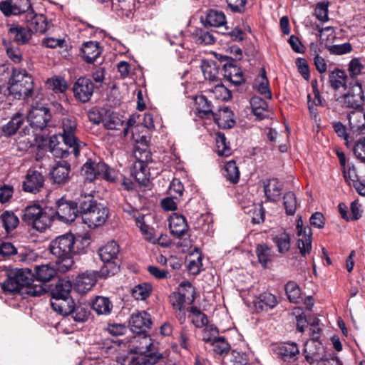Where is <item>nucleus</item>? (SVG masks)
<instances>
[{"label": "nucleus", "mask_w": 365, "mask_h": 365, "mask_svg": "<svg viewBox=\"0 0 365 365\" xmlns=\"http://www.w3.org/2000/svg\"><path fill=\"white\" fill-rule=\"evenodd\" d=\"M0 10L6 16L11 15H19L31 10H34L31 6V0H9L3 1L0 3Z\"/></svg>", "instance_id": "obj_20"}, {"label": "nucleus", "mask_w": 365, "mask_h": 365, "mask_svg": "<svg viewBox=\"0 0 365 365\" xmlns=\"http://www.w3.org/2000/svg\"><path fill=\"white\" fill-rule=\"evenodd\" d=\"M89 239L81 235L67 233L53 240L49 245L51 253L56 257L59 272L65 273L71 269L74 261L73 255L86 252Z\"/></svg>", "instance_id": "obj_1"}, {"label": "nucleus", "mask_w": 365, "mask_h": 365, "mask_svg": "<svg viewBox=\"0 0 365 365\" xmlns=\"http://www.w3.org/2000/svg\"><path fill=\"white\" fill-rule=\"evenodd\" d=\"M216 152L220 156L228 157L232 154L230 142L224 133L218 132L216 133Z\"/></svg>", "instance_id": "obj_50"}, {"label": "nucleus", "mask_w": 365, "mask_h": 365, "mask_svg": "<svg viewBox=\"0 0 365 365\" xmlns=\"http://www.w3.org/2000/svg\"><path fill=\"white\" fill-rule=\"evenodd\" d=\"M217 112L213 111V115H211L215 123L222 129L232 128L235 124L233 112L225 105H217Z\"/></svg>", "instance_id": "obj_28"}, {"label": "nucleus", "mask_w": 365, "mask_h": 365, "mask_svg": "<svg viewBox=\"0 0 365 365\" xmlns=\"http://www.w3.org/2000/svg\"><path fill=\"white\" fill-rule=\"evenodd\" d=\"M184 186L179 179L174 178L169 187V193L175 199H179L182 196Z\"/></svg>", "instance_id": "obj_62"}, {"label": "nucleus", "mask_w": 365, "mask_h": 365, "mask_svg": "<svg viewBox=\"0 0 365 365\" xmlns=\"http://www.w3.org/2000/svg\"><path fill=\"white\" fill-rule=\"evenodd\" d=\"M108 165L102 161H93L88 159L81 168V174L86 180L92 182L97 178H103Z\"/></svg>", "instance_id": "obj_23"}, {"label": "nucleus", "mask_w": 365, "mask_h": 365, "mask_svg": "<svg viewBox=\"0 0 365 365\" xmlns=\"http://www.w3.org/2000/svg\"><path fill=\"white\" fill-rule=\"evenodd\" d=\"M72 284L70 281L60 279L51 291L52 299L51 302L53 309L58 312L57 306L61 304L62 302L71 303L70 293Z\"/></svg>", "instance_id": "obj_18"}, {"label": "nucleus", "mask_w": 365, "mask_h": 365, "mask_svg": "<svg viewBox=\"0 0 365 365\" xmlns=\"http://www.w3.org/2000/svg\"><path fill=\"white\" fill-rule=\"evenodd\" d=\"M124 121L119 115L110 110H106L104 114L103 125L107 130H120Z\"/></svg>", "instance_id": "obj_44"}, {"label": "nucleus", "mask_w": 365, "mask_h": 365, "mask_svg": "<svg viewBox=\"0 0 365 365\" xmlns=\"http://www.w3.org/2000/svg\"><path fill=\"white\" fill-rule=\"evenodd\" d=\"M245 212L250 215L252 224H259L264 220V209L262 204L252 205Z\"/></svg>", "instance_id": "obj_54"}, {"label": "nucleus", "mask_w": 365, "mask_h": 365, "mask_svg": "<svg viewBox=\"0 0 365 365\" xmlns=\"http://www.w3.org/2000/svg\"><path fill=\"white\" fill-rule=\"evenodd\" d=\"M51 118L50 109L40 102L33 103L27 114V120L34 135L47 127Z\"/></svg>", "instance_id": "obj_8"}, {"label": "nucleus", "mask_w": 365, "mask_h": 365, "mask_svg": "<svg viewBox=\"0 0 365 365\" xmlns=\"http://www.w3.org/2000/svg\"><path fill=\"white\" fill-rule=\"evenodd\" d=\"M188 318L191 319L192 323L196 328H202L208 324L207 315L195 306L187 309Z\"/></svg>", "instance_id": "obj_42"}, {"label": "nucleus", "mask_w": 365, "mask_h": 365, "mask_svg": "<svg viewBox=\"0 0 365 365\" xmlns=\"http://www.w3.org/2000/svg\"><path fill=\"white\" fill-rule=\"evenodd\" d=\"M194 101L196 115L200 118L210 119L211 115H213L214 108L217 106L208 94L207 91H202L200 95L194 98Z\"/></svg>", "instance_id": "obj_14"}, {"label": "nucleus", "mask_w": 365, "mask_h": 365, "mask_svg": "<svg viewBox=\"0 0 365 365\" xmlns=\"http://www.w3.org/2000/svg\"><path fill=\"white\" fill-rule=\"evenodd\" d=\"M51 211V208L43 207L38 203H34L24 209L21 219L29 226L39 232H43L53 221V216L49 213Z\"/></svg>", "instance_id": "obj_6"}, {"label": "nucleus", "mask_w": 365, "mask_h": 365, "mask_svg": "<svg viewBox=\"0 0 365 365\" xmlns=\"http://www.w3.org/2000/svg\"><path fill=\"white\" fill-rule=\"evenodd\" d=\"M346 95L339 96L336 101L344 108L352 109L347 115L349 126L351 131L359 134H365V102L364 94L359 95V98Z\"/></svg>", "instance_id": "obj_2"}, {"label": "nucleus", "mask_w": 365, "mask_h": 365, "mask_svg": "<svg viewBox=\"0 0 365 365\" xmlns=\"http://www.w3.org/2000/svg\"><path fill=\"white\" fill-rule=\"evenodd\" d=\"M100 270L86 271L78 274L74 282V289L81 294L86 293L96 284L98 278H103L100 275Z\"/></svg>", "instance_id": "obj_24"}, {"label": "nucleus", "mask_w": 365, "mask_h": 365, "mask_svg": "<svg viewBox=\"0 0 365 365\" xmlns=\"http://www.w3.org/2000/svg\"><path fill=\"white\" fill-rule=\"evenodd\" d=\"M26 272V274L32 278H35L38 282H47L53 279L59 272L57 269L56 262L55 265L51 264H45L36 265L34 267V272L29 268L21 269Z\"/></svg>", "instance_id": "obj_19"}, {"label": "nucleus", "mask_w": 365, "mask_h": 365, "mask_svg": "<svg viewBox=\"0 0 365 365\" xmlns=\"http://www.w3.org/2000/svg\"><path fill=\"white\" fill-rule=\"evenodd\" d=\"M45 177L36 170L29 169L22 184V189L26 192L36 194L43 188Z\"/></svg>", "instance_id": "obj_21"}, {"label": "nucleus", "mask_w": 365, "mask_h": 365, "mask_svg": "<svg viewBox=\"0 0 365 365\" xmlns=\"http://www.w3.org/2000/svg\"><path fill=\"white\" fill-rule=\"evenodd\" d=\"M9 34L18 45L26 44L32 37V33L27 26L19 24L12 25L9 29Z\"/></svg>", "instance_id": "obj_35"}, {"label": "nucleus", "mask_w": 365, "mask_h": 365, "mask_svg": "<svg viewBox=\"0 0 365 365\" xmlns=\"http://www.w3.org/2000/svg\"><path fill=\"white\" fill-rule=\"evenodd\" d=\"M34 279L26 274L24 270H17L8 276L3 282L1 289L4 293H20L24 288L28 294L38 297L47 292V289L43 285L32 284Z\"/></svg>", "instance_id": "obj_3"}, {"label": "nucleus", "mask_w": 365, "mask_h": 365, "mask_svg": "<svg viewBox=\"0 0 365 365\" xmlns=\"http://www.w3.org/2000/svg\"><path fill=\"white\" fill-rule=\"evenodd\" d=\"M284 290L290 302L298 304L302 301L301 289L295 282L289 281L284 286Z\"/></svg>", "instance_id": "obj_48"}, {"label": "nucleus", "mask_w": 365, "mask_h": 365, "mask_svg": "<svg viewBox=\"0 0 365 365\" xmlns=\"http://www.w3.org/2000/svg\"><path fill=\"white\" fill-rule=\"evenodd\" d=\"M25 23L33 34H44L48 29L47 18L43 14H38L31 10L25 16Z\"/></svg>", "instance_id": "obj_26"}, {"label": "nucleus", "mask_w": 365, "mask_h": 365, "mask_svg": "<svg viewBox=\"0 0 365 365\" xmlns=\"http://www.w3.org/2000/svg\"><path fill=\"white\" fill-rule=\"evenodd\" d=\"M80 215L84 224L90 228H95L106 222L109 210L92 196H84L80 199Z\"/></svg>", "instance_id": "obj_4"}, {"label": "nucleus", "mask_w": 365, "mask_h": 365, "mask_svg": "<svg viewBox=\"0 0 365 365\" xmlns=\"http://www.w3.org/2000/svg\"><path fill=\"white\" fill-rule=\"evenodd\" d=\"M326 48L331 54L344 55L350 53L352 51V46L346 42L342 44H336L332 46L326 45Z\"/></svg>", "instance_id": "obj_59"}, {"label": "nucleus", "mask_w": 365, "mask_h": 365, "mask_svg": "<svg viewBox=\"0 0 365 365\" xmlns=\"http://www.w3.org/2000/svg\"><path fill=\"white\" fill-rule=\"evenodd\" d=\"M47 148L55 158H66L70 153H73L72 148L64 141L63 143H60L56 135H53L49 138Z\"/></svg>", "instance_id": "obj_31"}, {"label": "nucleus", "mask_w": 365, "mask_h": 365, "mask_svg": "<svg viewBox=\"0 0 365 365\" xmlns=\"http://www.w3.org/2000/svg\"><path fill=\"white\" fill-rule=\"evenodd\" d=\"M201 22L205 28L220 27L226 24V16L221 11L209 9L205 18L201 17Z\"/></svg>", "instance_id": "obj_34"}, {"label": "nucleus", "mask_w": 365, "mask_h": 365, "mask_svg": "<svg viewBox=\"0 0 365 365\" xmlns=\"http://www.w3.org/2000/svg\"><path fill=\"white\" fill-rule=\"evenodd\" d=\"M202 340L205 343L210 344L213 347V352L217 355L224 356L227 354L230 351V345L224 336H204Z\"/></svg>", "instance_id": "obj_36"}, {"label": "nucleus", "mask_w": 365, "mask_h": 365, "mask_svg": "<svg viewBox=\"0 0 365 365\" xmlns=\"http://www.w3.org/2000/svg\"><path fill=\"white\" fill-rule=\"evenodd\" d=\"M283 205L287 215H294L299 205L295 194L287 192L283 197Z\"/></svg>", "instance_id": "obj_55"}, {"label": "nucleus", "mask_w": 365, "mask_h": 365, "mask_svg": "<svg viewBox=\"0 0 365 365\" xmlns=\"http://www.w3.org/2000/svg\"><path fill=\"white\" fill-rule=\"evenodd\" d=\"M255 253L258 262L264 268H266L268 263H270L272 261L274 256L271 247L264 243L258 244L256 246Z\"/></svg>", "instance_id": "obj_43"}, {"label": "nucleus", "mask_w": 365, "mask_h": 365, "mask_svg": "<svg viewBox=\"0 0 365 365\" xmlns=\"http://www.w3.org/2000/svg\"><path fill=\"white\" fill-rule=\"evenodd\" d=\"M178 342L180 347L187 351H190L192 346V334L187 327H182L180 329Z\"/></svg>", "instance_id": "obj_57"}, {"label": "nucleus", "mask_w": 365, "mask_h": 365, "mask_svg": "<svg viewBox=\"0 0 365 365\" xmlns=\"http://www.w3.org/2000/svg\"><path fill=\"white\" fill-rule=\"evenodd\" d=\"M282 185L277 179H269L264 182V192L267 200L274 202L281 195Z\"/></svg>", "instance_id": "obj_41"}, {"label": "nucleus", "mask_w": 365, "mask_h": 365, "mask_svg": "<svg viewBox=\"0 0 365 365\" xmlns=\"http://www.w3.org/2000/svg\"><path fill=\"white\" fill-rule=\"evenodd\" d=\"M58 312L62 315L71 317L77 323H83L89 319L91 312L88 308L81 304H76L73 300L71 303L61 302L57 306Z\"/></svg>", "instance_id": "obj_13"}, {"label": "nucleus", "mask_w": 365, "mask_h": 365, "mask_svg": "<svg viewBox=\"0 0 365 365\" xmlns=\"http://www.w3.org/2000/svg\"><path fill=\"white\" fill-rule=\"evenodd\" d=\"M364 66L361 64L360 61L354 58L351 59L348 64V77L350 79V88L351 91L345 94L346 96L359 98V95L364 94V91L362 87V81L358 78V76L361 73Z\"/></svg>", "instance_id": "obj_12"}, {"label": "nucleus", "mask_w": 365, "mask_h": 365, "mask_svg": "<svg viewBox=\"0 0 365 365\" xmlns=\"http://www.w3.org/2000/svg\"><path fill=\"white\" fill-rule=\"evenodd\" d=\"M152 289L149 283L139 284L133 288L132 295L137 300H145L150 295Z\"/></svg>", "instance_id": "obj_56"}, {"label": "nucleus", "mask_w": 365, "mask_h": 365, "mask_svg": "<svg viewBox=\"0 0 365 365\" xmlns=\"http://www.w3.org/2000/svg\"><path fill=\"white\" fill-rule=\"evenodd\" d=\"M297 231L298 236L301 237L297 241V247L302 256L305 257L312 250V232L309 226H303L302 216L297 220Z\"/></svg>", "instance_id": "obj_17"}, {"label": "nucleus", "mask_w": 365, "mask_h": 365, "mask_svg": "<svg viewBox=\"0 0 365 365\" xmlns=\"http://www.w3.org/2000/svg\"><path fill=\"white\" fill-rule=\"evenodd\" d=\"M206 91L215 104L218 103V101H227L232 98L231 91L222 83H217L213 88L206 89Z\"/></svg>", "instance_id": "obj_40"}, {"label": "nucleus", "mask_w": 365, "mask_h": 365, "mask_svg": "<svg viewBox=\"0 0 365 365\" xmlns=\"http://www.w3.org/2000/svg\"><path fill=\"white\" fill-rule=\"evenodd\" d=\"M8 84L9 94L14 98L28 101L34 95L33 78L24 68H13Z\"/></svg>", "instance_id": "obj_5"}, {"label": "nucleus", "mask_w": 365, "mask_h": 365, "mask_svg": "<svg viewBox=\"0 0 365 365\" xmlns=\"http://www.w3.org/2000/svg\"><path fill=\"white\" fill-rule=\"evenodd\" d=\"M192 36L198 44L210 45L215 43L213 35L204 29L195 28L192 32Z\"/></svg>", "instance_id": "obj_51"}, {"label": "nucleus", "mask_w": 365, "mask_h": 365, "mask_svg": "<svg viewBox=\"0 0 365 365\" xmlns=\"http://www.w3.org/2000/svg\"><path fill=\"white\" fill-rule=\"evenodd\" d=\"M250 105L253 114L258 120L268 117V104L266 101L259 96H253L250 99Z\"/></svg>", "instance_id": "obj_37"}, {"label": "nucleus", "mask_w": 365, "mask_h": 365, "mask_svg": "<svg viewBox=\"0 0 365 365\" xmlns=\"http://www.w3.org/2000/svg\"><path fill=\"white\" fill-rule=\"evenodd\" d=\"M24 115L22 113L19 112L15 113L11 120L3 125L1 130L4 135L6 136L14 135L24 123Z\"/></svg>", "instance_id": "obj_39"}, {"label": "nucleus", "mask_w": 365, "mask_h": 365, "mask_svg": "<svg viewBox=\"0 0 365 365\" xmlns=\"http://www.w3.org/2000/svg\"><path fill=\"white\" fill-rule=\"evenodd\" d=\"M353 153L357 160L365 163V137L361 138L355 142Z\"/></svg>", "instance_id": "obj_60"}, {"label": "nucleus", "mask_w": 365, "mask_h": 365, "mask_svg": "<svg viewBox=\"0 0 365 365\" xmlns=\"http://www.w3.org/2000/svg\"><path fill=\"white\" fill-rule=\"evenodd\" d=\"M150 155L147 154L145 160H138L133 166V175L137 182L143 185H147L149 182L150 172L147 161L150 158Z\"/></svg>", "instance_id": "obj_32"}, {"label": "nucleus", "mask_w": 365, "mask_h": 365, "mask_svg": "<svg viewBox=\"0 0 365 365\" xmlns=\"http://www.w3.org/2000/svg\"><path fill=\"white\" fill-rule=\"evenodd\" d=\"M46 85L55 93H63L68 89L66 81L61 76H53L46 81Z\"/></svg>", "instance_id": "obj_53"}, {"label": "nucleus", "mask_w": 365, "mask_h": 365, "mask_svg": "<svg viewBox=\"0 0 365 365\" xmlns=\"http://www.w3.org/2000/svg\"><path fill=\"white\" fill-rule=\"evenodd\" d=\"M80 213V205H78L74 201L66 200L62 197L56 202V210L53 212L52 210L51 214L56 215L57 218L63 222H73L78 214Z\"/></svg>", "instance_id": "obj_11"}, {"label": "nucleus", "mask_w": 365, "mask_h": 365, "mask_svg": "<svg viewBox=\"0 0 365 365\" xmlns=\"http://www.w3.org/2000/svg\"><path fill=\"white\" fill-rule=\"evenodd\" d=\"M152 324L151 317L145 311H137L133 313L129 319L131 331L139 336H143V339L145 341V348H148L151 345V339L147 332L150 329Z\"/></svg>", "instance_id": "obj_9"}, {"label": "nucleus", "mask_w": 365, "mask_h": 365, "mask_svg": "<svg viewBox=\"0 0 365 365\" xmlns=\"http://www.w3.org/2000/svg\"><path fill=\"white\" fill-rule=\"evenodd\" d=\"M169 228L172 235L180 239L187 233L189 226L182 215L173 213L169 219Z\"/></svg>", "instance_id": "obj_29"}, {"label": "nucleus", "mask_w": 365, "mask_h": 365, "mask_svg": "<svg viewBox=\"0 0 365 365\" xmlns=\"http://www.w3.org/2000/svg\"><path fill=\"white\" fill-rule=\"evenodd\" d=\"M71 165L66 160L56 162L50 171L51 179L53 184L65 185L70 180Z\"/></svg>", "instance_id": "obj_27"}, {"label": "nucleus", "mask_w": 365, "mask_h": 365, "mask_svg": "<svg viewBox=\"0 0 365 365\" xmlns=\"http://www.w3.org/2000/svg\"><path fill=\"white\" fill-rule=\"evenodd\" d=\"M272 241L280 254H285L290 250L291 237L286 232L279 233L272 237Z\"/></svg>", "instance_id": "obj_47"}, {"label": "nucleus", "mask_w": 365, "mask_h": 365, "mask_svg": "<svg viewBox=\"0 0 365 365\" xmlns=\"http://www.w3.org/2000/svg\"><path fill=\"white\" fill-rule=\"evenodd\" d=\"M277 304V297L268 292L260 294L254 301V305L257 312H267L274 309Z\"/></svg>", "instance_id": "obj_33"}, {"label": "nucleus", "mask_w": 365, "mask_h": 365, "mask_svg": "<svg viewBox=\"0 0 365 365\" xmlns=\"http://www.w3.org/2000/svg\"><path fill=\"white\" fill-rule=\"evenodd\" d=\"M92 307L98 314H108L113 308V304L108 297L98 296L92 304Z\"/></svg>", "instance_id": "obj_49"}, {"label": "nucleus", "mask_w": 365, "mask_h": 365, "mask_svg": "<svg viewBox=\"0 0 365 365\" xmlns=\"http://www.w3.org/2000/svg\"><path fill=\"white\" fill-rule=\"evenodd\" d=\"M255 87L256 90L264 98L268 99L272 98V92L269 89V80L266 76L264 68L261 70L260 74L256 79V84Z\"/></svg>", "instance_id": "obj_45"}, {"label": "nucleus", "mask_w": 365, "mask_h": 365, "mask_svg": "<svg viewBox=\"0 0 365 365\" xmlns=\"http://www.w3.org/2000/svg\"><path fill=\"white\" fill-rule=\"evenodd\" d=\"M0 218L7 233L14 230L19 223L18 217L11 211H4Z\"/></svg>", "instance_id": "obj_52"}, {"label": "nucleus", "mask_w": 365, "mask_h": 365, "mask_svg": "<svg viewBox=\"0 0 365 365\" xmlns=\"http://www.w3.org/2000/svg\"><path fill=\"white\" fill-rule=\"evenodd\" d=\"M223 75L226 79L235 86H240L245 83L242 68L237 66L232 58L227 60L222 66Z\"/></svg>", "instance_id": "obj_25"}, {"label": "nucleus", "mask_w": 365, "mask_h": 365, "mask_svg": "<svg viewBox=\"0 0 365 365\" xmlns=\"http://www.w3.org/2000/svg\"><path fill=\"white\" fill-rule=\"evenodd\" d=\"M169 300L173 309H181L185 307L186 294L180 292H175L170 295Z\"/></svg>", "instance_id": "obj_61"}, {"label": "nucleus", "mask_w": 365, "mask_h": 365, "mask_svg": "<svg viewBox=\"0 0 365 365\" xmlns=\"http://www.w3.org/2000/svg\"><path fill=\"white\" fill-rule=\"evenodd\" d=\"M62 138L63 141L72 148L76 157L79 155L81 149L86 145L76 135L77 131L76 119L73 116H68L62 119Z\"/></svg>", "instance_id": "obj_10"}, {"label": "nucleus", "mask_w": 365, "mask_h": 365, "mask_svg": "<svg viewBox=\"0 0 365 365\" xmlns=\"http://www.w3.org/2000/svg\"><path fill=\"white\" fill-rule=\"evenodd\" d=\"M273 354L284 362L293 363L299 354V348L295 343L284 342L272 344Z\"/></svg>", "instance_id": "obj_16"}, {"label": "nucleus", "mask_w": 365, "mask_h": 365, "mask_svg": "<svg viewBox=\"0 0 365 365\" xmlns=\"http://www.w3.org/2000/svg\"><path fill=\"white\" fill-rule=\"evenodd\" d=\"M81 57L87 63H93L102 53L103 48L97 41H87L81 48Z\"/></svg>", "instance_id": "obj_30"}, {"label": "nucleus", "mask_w": 365, "mask_h": 365, "mask_svg": "<svg viewBox=\"0 0 365 365\" xmlns=\"http://www.w3.org/2000/svg\"><path fill=\"white\" fill-rule=\"evenodd\" d=\"M228 8L232 13L244 14L246 10L247 0H226Z\"/></svg>", "instance_id": "obj_63"}, {"label": "nucleus", "mask_w": 365, "mask_h": 365, "mask_svg": "<svg viewBox=\"0 0 365 365\" xmlns=\"http://www.w3.org/2000/svg\"><path fill=\"white\" fill-rule=\"evenodd\" d=\"M223 176L232 184H237L239 182L240 173L235 160H230L225 164Z\"/></svg>", "instance_id": "obj_46"}, {"label": "nucleus", "mask_w": 365, "mask_h": 365, "mask_svg": "<svg viewBox=\"0 0 365 365\" xmlns=\"http://www.w3.org/2000/svg\"><path fill=\"white\" fill-rule=\"evenodd\" d=\"M349 83L350 79L345 70L334 68L329 73V84L330 88L334 91H338L343 88L345 91L343 94L349 93L351 91L350 88H351Z\"/></svg>", "instance_id": "obj_22"}, {"label": "nucleus", "mask_w": 365, "mask_h": 365, "mask_svg": "<svg viewBox=\"0 0 365 365\" xmlns=\"http://www.w3.org/2000/svg\"><path fill=\"white\" fill-rule=\"evenodd\" d=\"M72 91L78 101L86 103L90 101L94 92V84L90 78H78L73 83Z\"/></svg>", "instance_id": "obj_15"}, {"label": "nucleus", "mask_w": 365, "mask_h": 365, "mask_svg": "<svg viewBox=\"0 0 365 365\" xmlns=\"http://www.w3.org/2000/svg\"><path fill=\"white\" fill-rule=\"evenodd\" d=\"M328 1L319 2L317 4L314 12L319 20L322 21H326L328 20Z\"/></svg>", "instance_id": "obj_64"}, {"label": "nucleus", "mask_w": 365, "mask_h": 365, "mask_svg": "<svg viewBox=\"0 0 365 365\" xmlns=\"http://www.w3.org/2000/svg\"><path fill=\"white\" fill-rule=\"evenodd\" d=\"M159 358L160 356L155 355V352L140 355L134 359L132 365H156Z\"/></svg>", "instance_id": "obj_58"}, {"label": "nucleus", "mask_w": 365, "mask_h": 365, "mask_svg": "<svg viewBox=\"0 0 365 365\" xmlns=\"http://www.w3.org/2000/svg\"><path fill=\"white\" fill-rule=\"evenodd\" d=\"M201 69L206 80H209L211 82H218L220 81L218 77L220 68L215 61L202 60L201 62Z\"/></svg>", "instance_id": "obj_38"}, {"label": "nucleus", "mask_w": 365, "mask_h": 365, "mask_svg": "<svg viewBox=\"0 0 365 365\" xmlns=\"http://www.w3.org/2000/svg\"><path fill=\"white\" fill-rule=\"evenodd\" d=\"M119 252V245L115 241L108 242L99 249L98 255L104 263L99 274L104 279L113 276L120 271V260L118 258Z\"/></svg>", "instance_id": "obj_7"}]
</instances>
